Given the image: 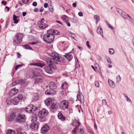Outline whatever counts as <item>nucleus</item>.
Masks as SVG:
<instances>
[{"label":"nucleus","instance_id":"obj_1","mask_svg":"<svg viewBox=\"0 0 134 134\" xmlns=\"http://www.w3.org/2000/svg\"><path fill=\"white\" fill-rule=\"evenodd\" d=\"M58 55V54L56 52L52 53V58H47L44 60L50 68L54 69H57L56 65L58 64V63L54 60L60 61L62 59V57L59 56Z\"/></svg>","mask_w":134,"mask_h":134},{"label":"nucleus","instance_id":"obj_2","mask_svg":"<svg viewBox=\"0 0 134 134\" xmlns=\"http://www.w3.org/2000/svg\"><path fill=\"white\" fill-rule=\"evenodd\" d=\"M26 117L25 115L21 113L16 114L15 121L16 122L20 123H24L26 121Z\"/></svg>","mask_w":134,"mask_h":134},{"label":"nucleus","instance_id":"obj_3","mask_svg":"<svg viewBox=\"0 0 134 134\" xmlns=\"http://www.w3.org/2000/svg\"><path fill=\"white\" fill-rule=\"evenodd\" d=\"M48 113L47 111L45 109H42L38 112V115L40 122H44L46 121V116L47 114Z\"/></svg>","mask_w":134,"mask_h":134},{"label":"nucleus","instance_id":"obj_4","mask_svg":"<svg viewBox=\"0 0 134 134\" xmlns=\"http://www.w3.org/2000/svg\"><path fill=\"white\" fill-rule=\"evenodd\" d=\"M44 34L43 37L44 41L49 43L52 42L54 40V34Z\"/></svg>","mask_w":134,"mask_h":134},{"label":"nucleus","instance_id":"obj_5","mask_svg":"<svg viewBox=\"0 0 134 134\" xmlns=\"http://www.w3.org/2000/svg\"><path fill=\"white\" fill-rule=\"evenodd\" d=\"M68 102L66 100H62L60 104L59 107L61 109L64 110L68 109Z\"/></svg>","mask_w":134,"mask_h":134},{"label":"nucleus","instance_id":"obj_6","mask_svg":"<svg viewBox=\"0 0 134 134\" xmlns=\"http://www.w3.org/2000/svg\"><path fill=\"white\" fill-rule=\"evenodd\" d=\"M22 34H16L13 39V41L17 44L20 43L22 41Z\"/></svg>","mask_w":134,"mask_h":134},{"label":"nucleus","instance_id":"obj_7","mask_svg":"<svg viewBox=\"0 0 134 134\" xmlns=\"http://www.w3.org/2000/svg\"><path fill=\"white\" fill-rule=\"evenodd\" d=\"M80 123L79 121L76 120L74 121L72 123V125L74 126H76V127L74 128L72 131V133L74 134H75L76 133V130L78 129V126L80 125Z\"/></svg>","mask_w":134,"mask_h":134},{"label":"nucleus","instance_id":"obj_8","mask_svg":"<svg viewBox=\"0 0 134 134\" xmlns=\"http://www.w3.org/2000/svg\"><path fill=\"white\" fill-rule=\"evenodd\" d=\"M49 129V126L45 124L41 127V132L42 134H45L48 132Z\"/></svg>","mask_w":134,"mask_h":134},{"label":"nucleus","instance_id":"obj_9","mask_svg":"<svg viewBox=\"0 0 134 134\" xmlns=\"http://www.w3.org/2000/svg\"><path fill=\"white\" fill-rule=\"evenodd\" d=\"M16 113H12L10 115L7 116V119L8 121H13L16 118Z\"/></svg>","mask_w":134,"mask_h":134},{"label":"nucleus","instance_id":"obj_10","mask_svg":"<svg viewBox=\"0 0 134 134\" xmlns=\"http://www.w3.org/2000/svg\"><path fill=\"white\" fill-rule=\"evenodd\" d=\"M77 99L81 103H84V97L81 93L80 92H79L77 95Z\"/></svg>","mask_w":134,"mask_h":134},{"label":"nucleus","instance_id":"obj_11","mask_svg":"<svg viewBox=\"0 0 134 134\" xmlns=\"http://www.w3.org/2000/svg\"><path fill=\"white\" fill-rule=\"evenodd\" d=\"M18 90L15 88H13L9 92V95L11 97H13L16 95L18 92Z\"/></svg>","mask_w":134,"mask_h":134},{"label":"nucleus","instance_id":"obj_12","mask_svg":"<svg viewBox=\"0 0 134 134\" xmlns=\"http://www.w3.org/2000/svg\"><path fill=\"white\" fill-rule=\"evenodd\" d=\"M46 87H48L51 90L55 89L57 88L55 83L53 82H50L49 84V86H47Z\"/></svg>","mask_w":134,"mask_h":134},{"label":"nucleus","instance_id":"obj_13","mask_svg":"<svg viewBox=\"0 0 134 134\" xmlns=\"http://www.w3.org/2000/svg\"><path fill=\"white\" fill-rule=\"evenodd\" d=\"M39 126V123L37 122L36 123L33 122L30 125L31 128L33 129L36 130L37 129Z\"/></svg>","mask_w":134,"mask_h":134},{"label":"nucleus","instance_id":"obj_14","mask_svg":"<svg viewBox=\"0 0 134 134\" xmlns=\"http://www.w3.org/2000/svg\"><path fill=\"white\" fill-rule=\"evenodd\" d=\"M43 81L42 79L41 78V77L38 75L36 76V78H35L34 80V83L36 84L38 83L41 82Z\"/></svg>","mask_w":134,"mask_h":134},{"label":"nucleus","instance_id":"obj_15","mask_svg":"<svg viewBox=\"0 0 134 134\" xmlns=\"http://www.w3.org/2000/svg\"><path fill=\"white\" fill-rule=\"evenodd\" d=\"M63 56L68 61H70L73 58L72 55L69 53L66 54Z\"/></svg>","mask_w":134,"mask_h":134},{"label":"nucleus","instance_id":"obj_16","mask_svg":"<svg viewBox=\"0 0 134 134\" xmlns=\"http://www.w3.org/2000/svg\"><path fill=\"white\" fill-rule=\"evenodd\" d=\"M51 69L52 68H50L48 66L45 67L44 69L46 72L48 74H51L53 73V71Z\"/></svg>","mask_w":134,"mask_h":134},{"label":"nucleus","instance_id":"obj_17","mask_svg":"<svg viewBox=\"0 0 134 134\" xmlns=\"http://www.w3.org/2000/svg\"><path fill=\"white\" fill-rule=\"evenodd\" d=\"M19 101V100L18 98L16 97H15L11 100L10 102L14 105H16L18 103Z\"/></svg>","mask_w":134,"mask_h":134},{"label":"nucleus","instance_id":"obj_18","mask_svg":"<svg viewBox=\"0 0 134 134\" xmlns=\"http://www.w3.org/2000/svg\"><path fill=\"white\" fill-rule=\"evenodd\" d=\"M58 106V104L55 103H53L50 106V109L51 111L53 112V111L56 110Z\"/></svg>","mask_w":134,"mask_h":134},{"label":"nucleus","instance_id":"obj_19","mask_svg":"<svg viewBox=\"0 0 134 134\" xmlns=\"http://www.w3.org/2000/svg\"><path fill=\"white\" fill-rule=\"evenodd\" d=\"M58 117L59 119L62 121L65 120V118L60 112L58 113Z\"/></svg>","mask_w":134,"mask_h":134},{"label":"nucleus","instance_id":"obj_20","mask_svg":"<svg viewBox=\"0 0 134 134\" xmlns=\"http://www.w3.org/2000/svg\"><path fill=\"white\" fill-rule=\"evenodd\" d=\"M38 24L39 26V27L41 29H44L48 27L47 25L44 24V23H42L41 22H38Z\"/></svg>","mask_w":134,"mask_h":134},{"label":"nucleus","instance_id":"obj_21","mask_svg":"<svg viewBox=\"0 0 134 134\" xmlns=\"http://www.w3.org/2000/svg\"><path fill=\"white\" fill-rule=\"evenodd\" d=\"M59 31L58 30L49 29L47 31V34H59Z\"/></svg>","mask_w":134,"mask_h":134},{"label":"nucleus","instance_id":"obj_22","mask_svg":"<svg viewBox=\"0 0 134 134\" xmlns=\"http://www.w3.org/2000/svg\"><path fill=\"white\" fill-rule=\"evenodd\" d=\"M31 107L30 105H29L26 107L25 108H23L22 110H25L26 112L28 113H31L32 110L30 109Z\"/></svg>","mask_w":134,"mask_h":134},{"label":"nucleus","instance_id":"obj_23","mask_svg":"<svg viewBox=\"0 0 134 134\" xmlns=\"http://www.w3.org/2000/svg\"><path fill=\"white\" fill-rule=\"evenodd\" d=\"M117 12L124 18L125 19L126 15L125 13L122 11L118 9L117 10Z\"/></svg>","mask_w":134,"mask_h":134},{"label":"nucleus","instance_id":"obj_24","mask_svg":"<svg viewBox=\"0 0 134 134\" xmlns=\"http://www.w3.org/2000/svg\"><path fill=\"white\" fill-rule=\"evenodd\" d=\"M39 98V96L38 93H34L32 98V99L34 101H37Z\"/></svg>","mask_w":134,"mask_h":134},{"label":"nucleus","instance_id":"obj_25","mask_svg":"<svg viewBox=\"0 0 134 134\" xmlns=\"http://www.w3.org/2000/svg\"><path fill=\"white\" fill-rule=\"evenodd\" d=\"M31 121L32 122L36 121L37 120V116L36 114H33L32 115L31 117Z\"/></svg>","mask_w":134,"mask_h":134},{"label":"nucleus","instance_id":"obj_26","mask_svg":"<svg viewBox=\"0 0 134 134\" xmlns=\"http://www.w3.org/2000/svg\"><path fill=\"white\" fill-rule=\"evenodd\" d=\"M108 82L109 85L112 88H114L115 87V85L113 82L110 80H108Z\"/></svg>","mask_w":134,"mask_h":134},{"label":"nucleus","instance_id":"obj_27","mask_svg":"<svg viewBox=\"0 0 134 134\" xmlns=\"http://www.w3.org/2000/svg\"><path fill=\"white\" fill-rule=\"evenodd\" d=\"M126 19L132 23H133L134 22L133 20L129 14L126 15Z\"/></svg>","mask_w":134,"mask_h":134},{"label":"nucleus","instance_id":"obj_28","mask_svg":"<svg viewBox=\"0 0 134 134\" xmlns=\"http://www.w3.org/2000/svg\"><path fill=\"white\" fill-rule=\"evenodd\" d=\"M54 91L53 90H47L45 92V93L47 95H49L52 94L53 93H54Z\"/></svg>","mask_w":134,"mask_h":134},{"label":"nucleus","instance_id":"obj_29","mask_svg":"<svg viewBox=\"0 0 134 134\" xmlns=\"http://www.w3.org/2000/svg\"><path fill=\"white\" fill-rule=\"evenodd\" d=\"M35 65L36 66L41 68H42V67L45 66V64H44L40 63H36L35 64Z\"/></svg>","mask_w":134,"mask_h":134},{"label":"nucleus","instance_id":"obj_30","mask_svg":"<svg viewBox=\"0 0 134 134\" xmlns=\"http://www.w3.org/2000/svg\"><path fill=\"white\" fill-rule=\"evenodd\" d=\"M94 19L96 20V24H97L100 19V17L98 15H95L94 16Z\"/></svg>","mask_w":134,"mask_h":134},{"label":"nucleus","instance_id":"obj_31","mask_svg":"<svg viewBox=\"0 0 134 134\" xmlns=\"http://www.w3.org/2000/svg\"><path fill=\"white\" fill-rule=\"evenodd\" d=\"M44 103L46 105H48L51 103V101L49 99H47L45 101Z\"/></svg>","mask_w":134,"mask_h":134},{"label":"nucleus","instance_id":"obj_32","mask_svg":"<svg viewBox=\"0 0 134 134\" xmlns=\"http://www.w3.org/2000/svg\"><path fill=\"white\" fill-rule=\"evenodd\" d=\"M17 17L15 15H13V20L14 21V23L17 24L18 22V20L17 19Z\"/></svg>","mask_w":134,"mask_h":134},{"label":"nucleus","instance_id":"obj_33","mask_svg":"<svg viewBox=\"0 0 134 134\" xmlns=\"http://www.w3.org/2000/svg\"><path fill=\"white\" fill-rule=\"evenodd\" d=\"M31 106L30 109L32 110V113L33 111H35L36 110V107L34 106H33L32 104L30 105Z\"/></svg>","mask_w":134,"mask_h":134},{"label":"nucleus","instance_id":"obj_34","mask_svg":"<svg viewBox=\"0 0 134 134\" xmlns=\"http://www.w3.org/2000/svg\"><path fill=\"white\" fill-rule=\"evenodd\" d=\"M97 32L98 34H102L103 33V31L102 28L99 26L97 29Z\"/></svg>","mask_w":134,"mask_h":134},{"label":"nucleus","instance_id":"obj_35","mask_svg":"<svg viewBox=\"0 0 134 134\" xmlns=\"http://www.w3.org/2000/svg\"><path fill=\"white\" fill-rule=\"evenodd\" d=\"M7 134H15V133L14 131L10 130L7 132Z\"/></svg>","mask_w":134,"mask_h":134},{"label":"nucleus","instance_id":"obj_36","mask_svg":"<svg viewBox=\"0 0 134 134\" xmlns=\"http://www.w3.org/2000/svg\"><path fill=\"white\" fill-rule=\"evenodd\" d=\"M23 46L24 48L26 49H29L30 50H32V48L30 47L29 45H24Z\"/></svg>","mask_w":134,"mask_h":134},{"label":"nucleus","instance_id":"obj_37","mask_svg":"<svg viewBox=\"0 0 134 134\" xmlns=\"http://www.w3.org/2000/svg\"><path fill=\"white\" fill-rule=\"evenodd\" d=\"M62 20L65 21H67V17L66 15H63L62 16Z\"/></svg>","mask_w":134,"mask_h":134},{"label":"nucleus","instance_id":"obj_38","mask_svg":"<svg viewBox=\"0 0 134 134\" xmlns=\"http://www.w3.org/2000/svg\"><path fill=\"white\" fill-rule=\"evenodd\" d=\"M19 82L21 86H25V82L24 81L22 80H20Z\"/></svg>","mask_w":134,"mask_h":134},{"label":"nucleus","instance_id":"obj_39","mask_svg":"<svg viewBox=\"0 0 134 134\" xmlns=\"http://www.w3.org/2000/svg\"><path fill=\"white\" fill-rule=\"evenodd\" d=\"M69 36L70 37L74 39V40H76L77 39V37L75 35V34H69Z\"/></svg>","mask_w":134,"mask_h":134},{"label":"nucleus","instance_id":"obj_40","mask_svg":"<svg viewBox=\"0 0 134 134\" xmlns=\"http://www.w3.org/2000/svg\"><path fill=\"white\" fill-rule=\"evenodd\" d=\"M106 23L107 24L108 26L110 29L112 30H113L114 29V28L113 27H112L110 24H109L108 22H106Z\"/></svg>","mask_w":134,"mask_h":134},{"label":"nucleus","instance_id":"obj_41","mask_svg":"<svg viewBox=\"0 0 134 134\" xmlns=\"http://www.w3.org/2000/svg\"><path fill=\"white\" fill-rule=\"evenodd\" d=\"M109 53L110 54H113L114 52V50L113 49L110 48L109 51Z\"/></svg>","mask_w":134,"mask_h":134},{"label":"nucleus","instance_id":"obj_42","mask_svg":"<svg viewBox=\"0 0 134 134\" xmlns=\"http://www.w3.org/2000/svg\"><path fill=\"white\" fill-rule=\"evenodd\" d=\"M34 39V37L31 35H29V40H33Z\"/></svg>","mask_w":134,"mask_h":134},{"label":"nucleus","instance_id":"obj_43","mask_svg":"<svg viewBox=\"0 0 134 134\" xmlns=\"http://www.w3.org/2000/svg\"><path fill=\"white\" fill-rule=\"evenodd\" d=\"M16 97L18 98L19 99V100H20L22 99L23 98V96L22 95L19 94L18 95V96L17 97Z\"/></svg>","mask_w":134,"mask_h":134},{"label":"nucleus","instance_id":"obj_44","mask_svg":"<svg viewBox=\"0 0 134 134\" xmlns=\"http://www.w3.org/2000/svg\"><path fill=\"white\" fill-rule=\"evenodd\" d=\"M95 86L97 87H99V84L98 81H95Z\"/></svg>","mask_w":134,"mask_h":134},{"label":"nucleus","instance_id":"obj_45","mask_svg":"<svg viewBox=\"0 0 134 134\" xmlns=\"http://www.w3.org/2000/svg\"><path fill=\"white\" fill-rule=\"evenodd\" d=\"M39 42L38 41H37L35 42H32L31 43H29V44H31L33 45L35 44H37L38 43H39Z\"/></svg>","mask_w":134,"mask_h":134},{"label":"nucleus","instance_id":"obj_46","mask_svg":"<svg viewBox=\"0 0 134 134\" xmlns=\"http://www.w3.org/2000/svg\"><path fill=\"white\" fill-rule=\"evenodd\" d=\"M22 66V65L21 64H19L16 65L15 67V70H17L18 69L21 67Z\"/></svg>","mask_w":134,"mask_h":134},{"label":"nucleus","instance_id":"obj_47","mask_svg":"<svg viewBox=\"0 0 134 134\" xmlns=\"http://www.w3.org/2000/svg\"><path fill=\"white\" fill-rule=\"evenodd\" d=\"M107 102L105 99H103L102 101V103L103 105H108L107 104Z\"/></svg>","mask_w":134,"mask_h":134},{"label":"nucleus","instance_id":"obj_48","mask_svg":"<svg viewBox=\"0 0 134 134\" xmlns=\"http://www.w3.org/2000/svg\"><path fill=\"white\" fill-rule=\"evenodd\" d=\"M116 80L117 81L119 82L121 80V78L120 76H117L116 77Z\"/></svg>","mask_w":134,"mask_h":134},{"label":"nucleus","instance_id":"obj_49","mask_svg":"<svg viewBox=\"0 0 134 134\" xmlns=\"http://www.w3.org/2000/svg\"><path fill=\"white\" fill-rule=\"evenodd\" d=\"M29 1V0H22V2L24 4H26Z\"/></svg>","mask_w":134,"mask_h":134},{"label":"nucleus","instance_id":"obj_50","mask_svg":"<svg viewBox=\"0 0 134 134\" xmlns=\"http://www.w3.org/2000/svg\"><path fill=\"white\" fill-rule=\"evenodd\" d=\"M126 99L127 101L129 102H130L131 103H132V102L131 100L129 99L128 97L126 95Z\"/></svg>","mask_w":134,"mask_h":134},{"label":"nucleus","instance_id":"obj_51","mask_svg":"<svg viewBox=\"0 0 134 134\" xmlns=\"http://www.w3.org/2000/svg\"><path fill=\"white\" fill-rule=\"evenodd\" d=\"M86 44L88 48H90V46L89 44V41H87Z\"/></svg>","mask_w":134,"mask_h":134},{"label":"nucleus","instance_id":"obj_52","mask_svg":"<svg viewBox=\"0 0 134 134\" xmlns=\"http://www.w3.org/2000/svg\"><path fill=\"white\" fill-rule=\"evenodd\" d=\"M107 62L108 63H109L110 64L112 63V62H111V60L110 58H107Z\"/></svg>","mask_w":134,"mask_h":134},{"label":"nucleus","instance_id":"obj_53","mask_svg":"<svg viewBox=\"0 0 134 134\" xmlns=\"http://www.w3.org/2000/svg\"><path fill=\"white\" fill-rule=\"evenodd\" d=\"M37 4V3L36 2H34L32 3V5L36 7V6Z\"/></svg>","mask_w":134,"mask_h":134},{"label":"nucleus","instance_id":"obj_54","mask_svg":"<svg viewBox=\"0 0 134 134\" xmlns=\"http://www.w3.org/2000/svg\"><path fill=\"white\" fill-rule=\"evenodd\" d=\"M17 83L16 82H14L12 83V86H15L16 85Z\"/></svg>","mask_w":134,"mask_h":134},{"label":"nucleus","instance_id":"obj_55","mask_svg":"<svg viewBox=\"0 0 134 134\" xmlns=\"http://www.w3.org/2000/svg\"><path fill=\"white\" fill-rule=\"evenodd\" d=\"M79 15L80 16H82L83 15L82 13L81 12H80L78 13Z\"/></svg>","mask_w":134,"mask_h":134},{"label":"nucleus","instance_id":"obj_56","mask_svg":"<svg viewBox=\"0 0 134 134\" xmlns=\"http://www.w3.org/2000/svg\"><path fill=\"white\" fill-rule=\"evenodd\" d=\"M48 6V4L47 3H45L44 4V7L45 8H47V7Z\"/></svg>","mask_w":134,"mask_h":134},{"label":"nucleus","instance_id":"obj_57","mask_svg":"<svg viewBox=\"0 0 134 134\" xmlns=\"http://www.w3.org/2000/svg\"><path fill=\"white\" fill-rule=\"evenodd\" d=\"M2 3L4 5H5L6 4L7 2L6 1H3L2 2Z\"/></svg>","mask_w":134,"mask_h":134},{"label":"nucleus","instance_id":"obj_58","mask_svg":"<svg viewBox=\"0 0 134 134\" xmlns=\"http://www.w3.org/2000/svg\"><path fill=\"white\" fill-rule=\"evenodd\" d=\"M16 54L17 55V56L18 58H19L20 57V56H21V55L20 54V53H19L17 52L16 53Z\"/></svg>","mask_w":134,"mask_h":134},{"label":"nucleus","instance_id":"obj_59","mask_svg":"<svg viewBox=\"0 0 134 134\" xmlns=\"http://www.w3.org/2000/svg\"><path fill=\"white\" fill-rule=\"evenodd\" d=\"M69 110V113H72L73 112V110L72 109H70Z\"/></svg>","mask_w":134,"mask_h":134},{"label":"nucleus","instance_id":"obj_60","mask_svg":"<svg viewBox=\"0 0 134 134\" xmlns=\"http://www.w3.org/2000/svg\"><path fill=\"white\" fill-rule=\"evenodd\" d=\"M26 14V13L25 12H23L22 13L23 16H25Z\"/></svg>","mask_w":134,"mask_h":134},{"label":"nucleus","instance_id":"obj_61","mask_svg":"<svg viewBox=\"0 0 134 134\" xmlns=\"http://www.w3.org/2000/svg\"><path fill=\"white\" fill-rule=\"evenodd\" d=\"M66 22H67L66 24H67V25L68 26H70V23L69 22L67 21Z\"/></svg>","mask_w":134,"mask_h":134},{"label":"nucleus","instance_id":"obj_62","mask_svg":"<svg viewBox=\"0 0 134 134\" xmlns=\"http://www.w3.org/2000/svg\"><path fill=\"white\" fill-rule=\"evenodd\" d=\"M49 11L51 12V13H53V9L52 8H50L49 9Z\"/></svg>","mask_w":134,"mask_h":134},{"label":"nucleus","instance_id":"obj_63","mask_svg":"<svg viewBox=\"0 0 134 134\" xmlns=\"http://www.w3.org/2000/svg\"><path fill=\"white\" fill-rule=\"evenodd\" d=\"M43 10V7H42L41 8L40 10V11L41 12H42Z\"/></svg>","mask_w":134,"mask_h":134},{"label":"nucleus","instance_id":"obj_64","mask_svg":"<svg viewBox=\"0 0 134 134\" xmlns=\"http://www.w3.org/2000/svg\"><path fill=\"white\" fill-rule=\"evenodd\" d=\"M72 5H73V7H76V3H73L72 4Z\"/></svg>","mask_w":134,"mask_h":134}]
</instances>
